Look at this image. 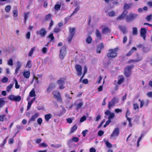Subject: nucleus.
Listing matches in <instances>:
<instances>
[{
  "mask_svg": "<svg viewBox=\"0 0 152 152\" xmlns=\"http://www.w3.org/2000/svg\"><path fill=\"white\" fill-rule=\"evenodd\" d=\"M16 67L15 70V73L16 74L18 73V71L22 66V63L20 61H18L16 63Z\"/></svg>",
  "mask_w": 152,
  "mask_h": 152,
  "instance_id": "nucleus-17",
  "label": "nucleus"
},
{
  "mask_svg": "<svg viewBox=\"0 0 152 152\" xmlns=\"http://www.w3.org/2000/svg\"><path fill=\"white\" fill-rule=\"evenodd\" d=\"M128 11H127L126 10H124L123 13L117 18L116 20H123L125 17Z\"/></svg>",
  "mask_w": 152,
  "mask_h": 152,
  "instance_id": "nucleus-13",
  "label": "nucleus"
},
{
  "mask_svg": "<svg viewBox=\"0 0 152 152\" xmlns=\"http://www.w3.org/2000/svg\"><path fill=\"white\" fill-rule=\"evenodd\" d=\"M15 96L13 95H11L9 96L8 97L9 99L11 101H14Z\"/></svg>",
  "mask_w": 152,
  "mask_h": 152,
  "instance_id": "nucleus-49",
  "label": "nucleus"
},
{
  "mask_svg": "<svg viewBox=\"0 0 152 152\" xmlns=\"http://www.w3.org/2000/svg\"><path fill=\"white\" fill-rule=\"evenodd\" d=\"M48 146L47 144L44 142L41 143L39 145V147H46Z\"/></svg>",
  "mask_w": 152,
  "mask_h": 152,
  "instance_id": "nucleus-48",
  "label": "nucleus"
},
{
  "mask_svg": "<svg viewBox=\"0 0 152 152\" xmlns=\"http://www.w3.org/2000/svg\"><path fill=\"white\" fill-rule=\"evenodd\" d=\"M146 30L145 28H142L140 29V35L144 39H145L146 36Z\"/></svg>",
  "mask_w": 152,
  "mask_h": 152,
  "instance_id": "nucleus-14",
  "label": "nucleus"
},
{
  "mask_svg": "<svg viewBox=\"0 0 152 152\" xmlns=\"http://www.w3.org/2000/svg\"><path fill=\"white\" fill-rule=\"evenodd\" d=\"M52 15L50 14H48L46 15L45 16V20L46 21H48L49 20H51L52 17Z\"/></svg>",
  "mask_w": 152,
  "mask_h": 152,
  "instance_id": "nucleus-30",
  "label": "nucleus"
},
{
  "mask_svg": "<svg viewBox=\"0 0 152 152\" xmlns=\"http://www.w3.org/2000/svg\"><path fill=\"white\" fill-rule=\"evenodd\" d=\"M36 33L37 35H39L41 37H44L47 33L46 29L44 28H42L39 30H37L36 31Z\"/></svg>",
  "mask_w": 152,
  "mask_h": 152,
  "instance_id": "nucleus-6",
  "label": "nucleus"
},
{
  "mask_svg": "<svg viewBox=\"0 0 152 152\" xmlns=\"http://www.w3.org/2000/svg\"><path fill=\"white\" fill-rule=\"evenodd\" d=\"M134 66L133 64L126 66L124 68V74L127 77H129L131 74V70L134 68Z\"/></svg>",
  "mask_w": 152,
  "mask_h": 152,
  "instance_id": "nucleus-2",
  "label": "nucleus"
},
{
  "mask_svg": "<svg viewBox=\"0 0 152 152\" xmlns=\"http://www.w3.org/2000/svg\"><path fill=\"white\" fill-rule=\"evenodd\" d=\"M8 64L10 66L13 65V60L11 58L9 59L8 61Z\"/></svg>",
  "mask_w": 152,
  "mask_h": 152,
  "instance_id": "nucleus-47",
  "label": "nucleus"
},
{
  "mask_svg": "<svg viewBox=\"0 0 152 152\" xmlns=\"http://www.w3.org/2000/svg\"><path fill=\"white\" fill-rule=\"evenodd\" d=\"M48 38H50V39L51 41L53 40L54 39V37L53 35V33H51L48 36Z\"/></svg>",
  "mask_w": 152,
  "mask_h": 152,
  "instance_id": "nucleus-53",
  "label": "nucleus"
},
{
  "mask_svg": "<svg viewBox=\"0 0 152 152\" xmlns=\"http://www.w3.org/2000/svg\"><path fill=\"white\" fill-rule=\"evenodd\" d=\"M132 34L134 35H136L137 34V29L136 27H133L132 29Z\"/></svg>",
  "mask_w": 152,
  "mask_h": 152,
  "instance_id": "nucleus-40",
  "label": "nucleus"
},
{
  "mask_svg": "<svg viewBox=\"0 0 152 152\" xmlns=\"http://www.w3.org/2000/svg\"><path fill=\"white\" fill-rule=\"evenodd\" d=\"M96 35L97 38L99 40H101L102 39V35L98 29H96Z\"/></svg>",
  "mask_w": 152,
  "mask_h": 152,
  "instance_id": "nucleus-23",
  "label": "nucleus"
},
{
  "mask_svg": "<svg viewBox=\"0 0 152 152\" xmlns=\"http://www.w3.org/2000/svg\"><path fill=\"white\" fill-rule=\"evenodd\" d=\"M73 34H71V35H69V36L68 38V41L69 42H70L71 41H72V38L73 37Z\"/></svg>",
  "mask_w": 152,
  "mask_h": 152,
  "instance_id": "nucleus-54",
  "label": "nucleus"
},
{
  "mask_svg": "<svg viewBox=\"0 0 152 152\" xmlns=\"http://www.w3.org/2000/svg\"><path fill=\"white\" fill-rule=\"evenodd\" d=\"M35 49V47H34L31 48L29 53L28 56H32Z\"/></svg>",
  "mask_w": 152,
  "mask_h": 152,
  "instance_id": "nucleus-38",
  "label": "nucleus"
},
{
  "mask_svg": "<svg viewBox=\"0 0 152 152\" xmlns=\"http://www.w3.org/2000/svg\"><path fill=\"white\" fill-rule=\"evenodd\" d=\"M92 41V39L90 36H88L86 39V42L88 44H91Z\"/></svg>",
  "mask_w": 152,
  "mask_h": 152,
  "instance_id": "nucleus-28",
  "label": "nucleus"
},
{
  "mask_svg": "<svg viewBox=\"0 0 152 152\" xmlns=\"http://www.w3.org/2000/svg\"><path fill=\"white\" fill-rule=\"evenodd\" d=\"M79 138L77 137H73L72 138V140L75 142H77L79 141Z\"/></svg>",
  "mask_w": 152,
  "mask_h": 152,
  "instance_id": "nucleus-50",
  "label": "nucleus"
},
{
  "mask_svg": "<svg viewBox=\"0 0 152 152\" xmlns=\"http://www.w3.org/2000/svg\"><path fill=\"white\" fill-rule=\"evenodd\" d=\"M39 115V114L38 112H37L35 113L30 119L28 121V123H30L32 121H34L38 117Z\"/></svg>",
  "mask_w": 152,
  "mask_h": 152,
  "instance_id": "nucleus-16",
  "label": "nucleus"
},
{
  "mask_svg": "<svg viewBox=\"0 0 152 152\" xmlns=\"http://www.w3.org/2000/svg\"><path fill=\"white\" fill-rule=\"evenodd\" d=\"M8 138V137H7L4 140L2 143L1 145V147H3L6 144L7 142V139Z\"/></svg>",
  "mask_w": 152,
  "mask_h": 152,
  "instance_id": "nucleus-51",
  "label": "nucleus"
},
{
  "mask_svg": "<svg viewBox=\"0 0 152 152\" xmlns=\"http://www.w3.org/2000/svg\"><path fill=\"white\" fill-rule=\"evenodd\" d=\"M147 96L150 97H152V91L148 92L147 94Z\"/></svg>",
  "mask_w": 152,
  "mask_h": 152,
  "instance_id": "nucleus-64",
  "label": "nucleus"
},
{
  "mask_svg": "<svg viewBox=\"0 0 152 152\" xmlns=\"http://www.w3.org/2000/svg\"><path fill=\"white\" fill-rule=\"evenodd\" d=\"M118 81L115 80L114 84L115 86V90H117L118 89L119 85H121L123 83L125 80L124 77L122 75H119L117 77Z\"/></svg>",
  "mask_w": 152,
  "mask_h": 152,
  "instance_id": "nucleus-1",
  "label": "nucleus"
},
{
  "mask_svg": "<svg viewBox=\"0 0 152 152\" xmlns=\"http://www.w3.org/2000/svg\"><path fill=\"white\" fill-rule=\"evenodd\" d=\"M36 95L34 90V89H32L29 93V96L32 97L35 96Z\"/></svg>",
  "mask_w": 152,
  "mask_h": 152,
  "instance_id": "nucleus-39",
  "label": "nucleus"
},
{
  "mask_svg": "<svg viewBox=\"0 0 152 152\" xmlns=\"http://www.w3.org/2000/svg\"><path fill=\"white\" fill-rule=\"evenodd\" d=\"M104 48L103 43L102 42L100 43L97 46L96 52L97 53H100L101 50Z\"/></svg>",
  "mask_w": 152,
  "mask_h": 152,
  "instance_id": "nucleus-19",
  "label": "nucleus"
},
{
  "mask_svg": "<svg viewBox=\"0 0 152 152\" xmlns=\"http://www.w3.org/2000/svg\"><path fill=\"white\" fill-rule=\"evenodd\" d=\"M34 140L35 141L36 144H39L41 142L42 139L40 138L36 139Z\"/></svg>",
  "mask_w": 152,
  "mask_h": 152,
  "instance_id": "nucleus-59",
  "label": "nucleus"
},
{
  "mask_svg": "<svg viewBox=\"0 0 152 152\" xmlns=\"http://www.w3.org/2000/svg\"><path fill=\"white\" fill-rule=\"evenodd\" d=\"M48 51L47 48L46 47H44L42 49V51L43 53H46Z\"/></svg>",
  "mask_w": 152,
  "mask_h": 152,
  "instance_id": "nucleus-61",
  "label": "nucleus"
},
{
  "mask_svg": "<svg viewBox=\"0 0 152 152\" xmlns=\"http://www.w3.org/2000/svg\"><path fill=\"white\" fill-rule=\"evenodd\" d=\"M8 79L7 77H4L1 79V82L2 83H6L8 82Z\"/></svg>",
  "mask_w": 152,
  "mask_h": 152,
  "instance_id": "nucleus-44",
  "label": "nucleus"
},
{
  "mask_svg": "<svg viewBox=\"0 0 152 152\" xmlns=\"http://www.w3.org/2000/svg\"><path fill=\"white\" fill-rule=\"evenodd\" d=\"M132 7L131 4H125L124 5V9H130Z\"/></svg>",
  "mask_w": 152,
  "mask_h": 152,
  "instance_id": "nucleus-31",
  "label": "nucleus"
},
{
  "mask_svg": "<svg viewBox=\"0 0 152 152\" xmlns=\"http://www.w3.org/2000/svg\"><path fill=\"white\" fill-rule=\"evenodd\" d=\"M29 13V12H25L24 13V23H26L27 20L28 18V15Z\"/></svg>",
  "mask_w": 152,
  "mask_h": 152,
  "instance_id": "nucleus-34",
  "label": "nucleus"
},
{
  "mask_svg": "<svg viewBox=\"0 0 152 152\" xmlns=\"http://www.w3.org/2000/svg\"><path fill=\"white\" fill-rule=\"evenodd\" d=\"M86 116H82L80 119V122H83L86 120Z\"/></svg>",
  "mask_w": 152,
  "mask_h": 152,
  "instance_id": "nucleus-63",
  "label": "nucleus"
},
{
  "mask_svg": "<svg viewBox=\"0 0 152 152\" xmlns=\"http://www.w3.org/2000/svg\"><path fill=\"white\" fill-rule=\"evenodd\" d=\"M56 87V85L54 83H50L47 89V92L48 93H50L53 89Z\"/></svg>",
  "mask_w": 152,
  "mask_h": 152,
  "instance_id": "nucleus-15",
  "label": "nucleus"
},
{
  "mask_svg": "<svg viewBox=\"0 0 152 152\" xmlns=\"http://www.w3.org/2000/svg\"><path fill=\"white\" fill-rule=\"evenodd\" d=\"M118 48H116L114 49H110L108 50L109 52L107 55L108 58H114L117 56L118 53L117 52Z\"/></svg>",
  "mask_w": 152,
  "mask_h": 152,
  "instance_id": "nucleus-3",
  "label": "nucleus"
},
{
  "mask_svg": "<svg viewBox=\"0 0 152 152\" xmlns=\"http://www.w3.org/2000/svg\"><path fill=\"white\" fill-rule=\"evenodd\" d=\"M66 47L64 45L61 48L60 50L59 57L61 59H64L66 51Z\"/></svg>",
  "mask_w": 152,
  "mask_h": 152,
  "instance_id": "nucleus-8",
  "label": "nucleus"
},
{
  "mask_svg": "<svg viewBox=\"0 0 152 152\" xmlns=\"http://www.w3.org/2000/svg\"><path fill=\"white\" fill-rule=\"evenodd\" d=\"M139 101L140 102V107L141 108L143 106L144 104V101L143 100H141L140 99H139Z\"/></svg>",
  "mask_w": 152,
  "mask_h": 152,
  "instance_id": "nucleus-57",
  "label": "nucleus"
},
{
  "mask_svg": "<svg viewBox=\"0 0 152 152\" xmlns=\"http://www.w3.org/2000/svg\"><path fill=\"white\" fill-rule=\"evenodd\" d=\"M75 28H69V35L73 34V36H74L75 33Z\"/></svg>",
  "mask_w": 152,
  "mask_h": 152,
  "instance_id": "nucleus-29",
  "label": "nucleus"
},
{
  "mask_svg": "<svg viewBox=\"0 0 152 152\" xmlns=\"http://www.w3.org/2000/svg\"><path fill=\"white\" fill-rule=\"evenodd\" d=\"M26 66L28 67L29 68H30L31 67L32 65L31 64V60H28L26 64Z\"/></svg>",
  "mask_w": 152,
  "mask_h": 152,
  "instance_id": "nucleus-52",
  "label": "nucleus"
},
{
  "mask_svg": "<svg viewBox=\"0 0 152 152\" xmlns=\"http://www.w3.org/2000/svg\"><path fill=\"white\" fill-rule=\"evenodd\" d=\"M137 48L134 47H133L129 51V52L126 54V56H131L134 51L137 50Z\"/></svg>",
  "mask_w": 152,
  "mask_h": 152,
  "instance_id": "nucleus-20",
  "label": "nucleus"
},
{
  "mask_svg": "<svg viewBox=\"0 0 152 152\" xmlns=\"http://www.w3.org/2000/svg\"><path fill=\"white\" fill-rule=\"evenodd\" d=\"M77 127L76 124H75L71 128L70 131V133H73L77 129Z\"/></svg>",
  "mask_w": 152,
  "mask_h": 152,
  "instance_id": "nucleus-25",
  "label": "nucleus"
},
{
  "mask_svg": "<svg viewBox=\"0 0 152 152\" xmlns=\"http://www.w3.org/2000/svg\"><path fill=\"white\" fill-rule=\"evenodd\" d=\"M57 83L59 85V88L63 89L64 88L65 81L64 78H61L57 81Z\"/></svg>",
  "mask_w": 152,
  "mask_h": 152,
  "instance_id": "nucleus-9",
  "label": "nucleus"
},
{
  "mask_svg": "<svg viewBox=\"0 0 152 152\" xmlns=\"http://www.w3.org/2000/svg\"><path fill=\"white\" fill-rule=\"evenodd\" d=\"M31 33L29 31H28L26 34V38L29 39L30 38Z\"/></svg>",
  "mask_w": 152,
  "mask_h": 152,
  "instance_id": "nucleus-62",
  "label": "nucleus"
},
{
  "mask_svg": "<svg viewBox=\"0 0 152 152\" xmlns=\"http://www.w3.org/2000/svg\"><path fill=\"white\" fill-rule=\"evenodd\" d=\"M105 144L109 148H111L112 147V145L108 141L105 142Z\"/></svg>",
  "mask_w": 152,
  "mask_h": 152,
  "instance_id": "nucleus-55",
  "label": "nucleus"
},
{
  "mask_svg": "<svg viewBox=\"0 0 152 152\" xmlns=\"http://www.w3.org/2000/svg\"><path fill=\"white\" fill-rule=\"evenodd\" d=\"M142 57H140L138 59H130L127 62V63L128 64H130L132 63L136 62L141 61L142 59Z\"/></svg>",
  "mask_w": 152,
  "mask_h": 152,
  "instance_id": "nucleus-22",
  "label": "nucleus"
},
{
  "mask_svg": "<svg viewBox=\"0 0 152 152\" xmlns=\"http://www.w3.org/2000/svg\"><path fill=\"white\" fill-rule=\"evenodd\" d=\"M5 102L3 98H0V109L5 104Z\"/></svg>",
  "mask_w": 152,
  "mask_h": 152,
  "instance_id": "nucleus-27",
  "label": "nucleus"
},
{
  "mask_svg": "<svg viewBox=\"0 0 152 152\" xmlns=\"http://www.w3.org/2000/svg\"><path fill=\"white\" fill-rule=\"evenodd\" d=\"M80 7L78 6L75 9V10L71 14V16H72L74 15L79 10Z\"/></svg>",
  "mask_w": 152,
  "mask_h": 152,
  "instance_id": "nucleus-41",
  "label": "nucleus"
},
{
  "mask_svg": "<svg viewBox=\"0 0 152 152\" xmlns=\"http://www.w3.org/2000/svg\"><path fill=\"white\" fill-rule=\"evenodd\" d=\"M138 16L137 14L130 12L126 17V20L128 22H129L135 19Z\"/></svg>",
  "mask_w": 152,
  "mask_h": 152,
  "instance_id": "nucleus-5",
  "label": "nucleus"
},
{
  "mask_svg": "<svg viewBox=\"0 0 152 152\" xmlns=\"http://www.w3.org/2000/svg\"><path fill=\"white\" fill-rule=\"evenodd\" d=\"M42 122V120L41 118H39L37 120V123L39 125H41Z\"/></svg>",
  "mask_w": 152,
  "mask_h": 152,
  "instance_id": "nucleus-58",
  "label": "nucleus"
},
{
  "mask_svg": "<svg viewBox=\"0 0 152 152\" xmlns=\"http://www.w3.org/2000/svg\"><path fill=\"white\" fill-rule=\"evenodd\" d=\"M13 81L15 83V88L16 89H18L20 88V86L18 84V83L17 79L15 78L13 79Z\"/></svg>",
  "mask_w": 152,
  "mask_h": 152,
  "instance_id": "nucleus-35",
  "label": "nucleus"
},
{
  "mask_svg": "<svg viewBox=\"0 0 152 152\" xmlns=\"http://www.w3.org/2000/svg\"><path fill=\"white\" fill-rule=\"evenodd\" d=\"M75 69L77 72V75L81 76L82 74V68L81 66L79 64H77L75 66Z\"/></svg>",
  "mask_w": 152,
  "mask_h": 152,
  "instance_id": "nucleus-12",
  "label": "nucleus"
},
{
  "mask_svg": "<svg viewBox=\"0 0 152 152\" xmlns=\"http://www.w3.org/2000/svg\"><path fill=\"white\" fill-rule=\"evenodd\" d=\"M4 119H7L6 118V115L5 114H3L0 115V121L3 122Z\"/></svg>",
  "mask_w": 152,
  "mask_h": 152,
  "instance_id": "nucleus-37",
  "label": "nucleus"
},
{
  "mask_svg": "<svg viewBox=\"0 0 152 152\" xmlns=\"http://www.w3.org/2000/svg\"><path fill=\"white\" fill-rule=\"evenodd\" d=\"M61 7V5L59 4H56L54 6L55 9L57 11L59 10Z\"/></svg>",
  "mask_w": 152,
  "mask_h": 152,
  "instance_id": "nucleus-36",
  "label": "nucleus"
},
{
  "mask_svg": "<svg viewBox=\"0 0 152 152\" xmlns=\"http://www.w3.org/2000/svg\"><path fill=\"white\" fill-rule=\"evenodd\" d=\"M133 106L134 107V110H136L138 109L139 108V106L137 103H134L133 104Z\"/></svg>",
  "mask_w": 152,
  "mask_h": 152,
  "instance_id": "nucleus-56",
  "label": "nucleus"
},
{
  "mask_svg": "<svg viewBox=\"0 0 152 152\" xmlns=\"http://www.w3.org/2000/svg\"><path fill=\"white\" fill-rule=\"evenodd\" d=\"M21 97L20 96H15L14 101L15 102H19L21 100Z\"/></svg>",
  "mask_w": 152,
  "mask_h": 152,
  "instance_id": "nucleus-42",
  "label": "nucleus"
},
{
  "mask_svg": "<svg viewBox=\"0 0 152 152\" xmlns=\"http://www.w3.org/2000/svg\"><path fill=\"white\" fill-rule=\"evenodd\" d=\"M11 9V7L10 5H7L5 8V11L7 13L9 12Z\"/></svg>",
  "mask_w": 152,
  "mask_h": 152,
  "instance_id": "nucleus-33",
  "label": "nucleus"
},
{
  "mask_svg": "<svg viewBox=\"0 0 152 152\" xmlns=\"http://www.w3.org/2000/svg\"><path fill=\"white\" fill-rule=\"evenodd\" d=\"M14 83L8 85L6 88V91L7 92H10L11 91V89L13 88Z\"/></svg>",
  "mask_w": 152,
  "mask_h": 152,
  "instance_id": "nucleus-26",
  "label": "nucleus"
},
{
  "mask_svg": "<svg viewBox=\"0 0 152 152\" xmlns=\"http://www.w3.org/2000/svg\"><path fill=\"white\" fill-rule=\"evenodd\" d=\"M105 114L107 115H109L108 117V120L106 122V124L108 125L111 122V119L114 118L115 117V114L113 113H111L109 110H107L104 113Z\"/></svg>",
  "mask_w": 152,
  "mask_h": 152,
  "instance_id": "nucleus-4",
  "label": "nucleus"
},
{
  "mask_svg": "<svg viewBox=\"0 0 152 152\" xmlns=\"http://www.w3.org/2000/svg\"><path fill=\"white\" fill-rule=\"evenodd\" d=\"M118 100L115 97H114L109 102L108 104V108L110 109L115 104L116 102H118Z\"/></svg>",
  "mask_w": 152,
  "mask_h": 152,
  "instance_id": "nucleus-10",
  "label": "nucleus"
},
{
  "mask_svg": "<svg viewBox=\"0 0 152 152\" xmlns=\"http://www.w3.org/2000/svg\"><path fill=\"white\" fill-rule=\"evenodd\" d=\"M110 30L108 27H105L103 28L102 29V33L103 34L108 33H110Z\"/></svg>",
  "mask_w": 152,
  "mask_h": 152,
  "instance_id": "nucleus-21",
  "label": "nucleus"
},
{
  "mask_svg": "<svg viewBox=\"0 0 152 152\" xmlns=\"http://www.w3.org/2000/svg\"><path fill=\"white\" fill-rule=\"evenodd\" d=\"M52 94L55 98L58 101L62 102V98L60 93L58 90L54 91L52 92Z\"/></svg>",
  "mask_w": 152,
  "mask_h": 152,
  "instance_id": "nucleus-7",
  "label": "nucleus"
},
{
  "mask_svg": "<svg viewBox=\"0 0 152 152\" xmlns=\"http://www.w3.org/2000/svg\"><path fill=\"white\" fill-rule=\"evenodd\" d=\"M60 29L58 28H55L53 29L54 32L55 33H57L59 32Z\"/></svg>",
  "mask_w": 152,
  "mask_h": 152,
  "instance_id": "nucleus-60",
  "label": "nucleus"
},
{
  "mask_svg": "<svg viewBox=\"0 0 152 152\" xmlns=\"http://www.w3.org/2000/svg\"><path fill=\"white\" fill-rule=\"evenodd\" d=\"M83 105V102H81L79 103L77 105V107L76 109L77 110H78L80 108H81Z\"/></svg>",
  "mask_w": 152,
  "mask_h": 152,
  "instance_id": "nucleus-46",
  "label": "nucleus"
},
{
  "mask_svg": "<svg viewBox=\"0 0 152 152\" xmlns=\"http://www.w3.org/2000/svg\"><path fill=\"white\" fill-rule=\"evenodd\" d=\"M45 120L48 121L51 118L52 115L50 114H48L45 115Z\"/></svg>",
  "mask_w": 152,
  "mask_h": 152,
  "instance_id": "nucleus-32",
  "label": "nucleus"
},
{
  "mask_svg": "<svg viewBox=\"0 0 152 152\" xmlns=\"http://www.w3.org/2000/svg\"><path fill=\"white\" fill-rule=\"evenodd\" d=\"M30 73L29 71H26L24 72L23 73V76L26 78H28L30 76Z\"/></svg>",
  "mask_w": 152,
  "mask_h": 152,
  "instance_id": "nucleus-24",
  "label": "nucleus"
},
{
  "mask_svg": "<svg viewBox=\"0 0 152 152\" xmlns=\"http://www.w3.org/2000/svg\"><path fill=\"white\" fill-rule=\"evenodd\" d=\"M108 14L109 16L110 17H113L115 15V12L114 11L112 10L109 12Z\"/></svg>",
  "mask_w": 152,
  "mask_h": 152,
  "instance_id": "nucleus-43",
  "label": "nucleus"
},
{
  "mask_svg": "<svg viewBox=\"0 0 152 152\" xmlns=\"http://www.w3.org/2000/svg\"><path fill=\"white\" fill-rule=\"evenodd\" d=\"M137 47L139 48H141L144 53L147 52L149 50V48L145 47L143 45L139 44L137 45Z\"/></svg>",
  "mask_w": 152,
  "mask_h": 152,
  "instance_id": "nucleus-18",
  "label": "nucleus"
},
{
  "mask_svg": "<svg viewBox=\"0 0 152 152\" xmlns=\"http://www.w3.org/2000/svg\"><path fill=\"white\" fill-rule=\"evenodd\" d=\"M13 16L14 17H17L18 16V11L17 9L13 11Z\"/></svg>",
  "mask_w": 152,
  "mask_h": 152,
  "instance_id": "nucleus-45",
  "label": "nucleus"
},
{
  "mask_svg": "<svg viewBox=\"0 0 152 152\" xmlns=\"http://www.w3.org/2000/svg\"><path fill=\"white\" fill-rule=\"evenodd\" d=\"M120 133L119 129L118 127H116L113 131L111 134L110 137L113 138L115 137H117Z\"/></svg>",
  "mask_w": 152,
  "mask_h": 152,
  "instance_id": "nucleus-11",
  "label": "nucleus"
}]
</instances>
